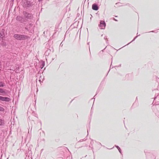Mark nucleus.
I'll return each instance as SVG.
<instances>
[{
  "label": "nucleus",
  "mask_w": 159,
  "mask_h": 159,
  "mask_svg": "<svg viewBox=\"0 0 159 159\" xmlns=\"http://www.w3.org/2000/svg\"><path fill=\"white\" fill-rule=\"evenodd\" d=\"M6 84L4 82L0 81V95L2 96H7L8 91L6 89L2 88L6 86Z\"/></svg>",
  "instance_id": "nucleus-1"
},
{
  "label": "nucleus",
  "mask_w": 159,
  "mask_h": 159,
  "mask_svg": "<svg viewBox=\"0 0 159 159\" xmlns=\"http://www.w3.org/2000/svg\"><path fill=\"white\" fill-rule=\"evenodd\" d=\"M13 37L18 41L24 40L28 39L29 37L25 35L19 34H14Z\"/></svg>",
  "instance_id": "nucleus-2"
},
{
  "label": "nucleus",
  "mask_w": 159,
  "mask_h": 159,
  "mask_svg": "<svg viewBox=\"0 0 159 159\" xmlns=\"http://www.w3.org/2000/svg\"><path fill=\"white\" fill-rule=\"evenodd\" d=\"M34 5L33 2L29 0H25L23 2V6L25 9L30 10Z\"/></svg>",
  "instance_id": "nucleus-3"
},
{
  "label": "nucleus",
  "mask_w": 159,
  "mask_h": 159,
  "mask_svg": "<svg viewBox=\"0 0 159 159\" xmlns=\"http://www.w3.org/2000/svg\"><path fill=\"white\" fill-rule=\"evenodd\" d=\"M156 94L155 95V98H154V99L152 102V104H153V105L152 107V108L153 110V111L155 113L156 116L158 117V116L159 115L158 114V111L157 109V106L158 107L159 104L158 103H157L155 102V99L157 98V97L158 95V94L157 96H156Z\"/></svg>",
  "instance_id": "nucleus-4"
},
{
  "label": "nucleus",
  "mask_w": 159,
  "mask_h": 159,
  "mask_svg": "<svg viewBox=\"0 0 159 159\" xmlns=\"http://www.w3.org/2000/svg\"><path fill=\"white\" fill-rule=\"evenodd\" d=\"M23 17L25 18V21L27 20H30L33 17V15L26 11H23L22 12Z\"/></svg>",
  "instance_id": "nucleus-5"
},
{
  "label": "nucleus",
  "mask_w": 159,
  "mask_h": 159,
  "mask_svg": "<svg viewBox=\"0 0 159 159\" xmlns=\"http://www.w3.org/2000/svg\"><path fill=\"white\" fill-rule=\"evenodd\" d=\"M7 34V31H6L4 29H2L0 32V41L1 39H4Z\"/></svg>",
  "instance_id": "nucleus-6"
},
{
  "label": "nucleus",
  "mask_w": 159,
  "mask_h": 159,
  "mask_svg": "<svg viewBox=\"0 0 159 159\" xmlns=\"http://www.w3.org/2000/svg\"><path fill=\"white\" fill-rule=\"evenodd\" d=\"M2 41H0V43L1 46L3 47L5 49H8L9 48V46H7V42L4 41V39H1Z\"/></svg>",
  "instance_id": "nucleus-7"
},
{
  "label": "nucleus",
  "mask_w": 159,
  "mask_h": 159,
  "mask_svg": "<svg viewBox=\"0 0 159 159\" xmlns=\"http://www.w3.org/2000/svg\"><path fill=\"white\" fill-rule=\"evenodd\" d=\"M0 101L3 102H9L11 101V99L7 97L0 96Z\"/></svg>",
  "instance_id": "nucleus-8"
},
{
  "label": "nucleus",
  "mask_w": 159,
  "mask_h": 159,
  "mask_svg": "<svg viewBox=\"0 0 159 159\" xmlns=\"http://www.w3.org/2000/svg\"><path fill=\"white\" fill-rule=\"evenodd\" d=\"M106 26V23L104 20H100V23L98 25V27H101V29H105Z\"/></svg>",
  "instance_id": "nucleus-9"
},
{
  "label": "nucleus",
  "mask_w": 159,
  "mask_h": 159,
  "mask_svg": "<svg viewBox=\"0 0 159 159\" xmlns=\"http://www.w3.org/2000/svg\"><path fill=\"white\" fill-rule=\"evenodd\" d=\"M16 20L19 21L20 23H23L24 22H26L25 20L23 18V17L20 16H17L16 17Z\"/></svg>",
  "instance_id": "nucleus-10"
},
{
  "label": "nucleus",
  "mask_w": 159,
  "mask_h": 159,
  "mask_svg": "<svg viewBox=\"0 0 159 159\" xmlns=\"http://www.w3.org/2000/svg\"><path fill=\"white\" fill-rule=\"evenodd\" d=\"M92 9L95 11H97L99 9V7L97 3H93L92 5Z\"/></svg>",
  "instance_id": "nucleus-11"
},
{
  "label": "nucleus",
  "mask_w": 159,
  "mask_h": 159,
  "mask_svg": "<svg viewBox=\"0 0 159 159\" xmlns=\"http://www.w3.org/2000/svg\"><path fill=\"white\" fill-rule=\"evenodd\" d=\"M51 49H48L45 52V56H48L49 55L50 52H53L54 50L52 48H51Z\"/></svg>",
  "instance_id": "nucleus-12"
},
{
  "label": "nucleus",
  "mask_w": 159,
  "mask_h": 159,
  "mask_svg": "<svg viewBox=\"0 0 159 159\" xmlns=\"http://www.w3.org/2000/svg\"><path fill=\"white\" fill-rule=\"evenodd\" d=\"M39 64L40 65V68H41V69H42L45 66V61L41 60L39 63Z\"/></svg>",
  "instance_id": "nucleus-13"
},
{
  "label": "nucleus",
  "mask_w": 159,
  "mask_h": 159,
  "mask_svg": "<svg viewBox=\"0 0 159 159\" xmlns=\"http://www.w3.org/2000/svg\"><path fill=\"white\" fill-rule=\"evenodd\" d=\"M94 143L93 140V139H91V141L90 143V145L89 146V148H90L91 149H93V145Z\"/></svg>",
  "instance_id": "nucleus-14"
},
{
  "label": "nucleus",
  "mask_w": 159,
  "mask_h": 159,
  "mask_svg": "<svg viewBox=\"0 0 159 159\" xmlns=\"http://www.w3.org/2000/svg\"><path fill=\"white\" fill-rule=\"evenodd\" d=\"M153 80H155L157 81V85H158L157 87H158V85H159V83L158 82V80H157V79H158L159 78L157 76L155 75H154L153 76Z\"/></svg>",
  "instance_id": "nucleus-15"
},
{
  "label": "nucleus",
  "mask_w": 159,
  "mask_h": 159,
  "mask_svg": "<svg viewBox=\"0 0 159 159\" xmlns=\"http://www.w3.org/2000/svg\"><path fill=\"white\" fill-rule=\"evenodd\" d=\"M4 124V120H3L0 119V126H3Z\"/></svg>",
  "instance_id": "nucleus-16"
},
{
  "label": "nucleus",
  "mask_w": 159,
  "mask_h": 159,
  "mask_svg": "<svg viewBox=\"0 0 159 159\" xmlns=\"http://www.w3.org/2000/svg\"><path fill=\"white\" fill-rule=\"evenodd\" d=\"M115 146L116 148L118 149L119 152L121 153H122L121 152V150L120 149V148L119 147V146L118 145H115Z\"/></svg>",
  "instance_id": "nucleus-17"
},
{
  "label": "nucleus",
  "mask_w": 159,
  "mask_h": 159,
  "mask_svg": "<svg viewBox=\"0 0 159 159\" xmlns=\"http://www.w3.org/2000/svg\"><path fill=\"white\" fill-rule=\"evenodd\" d=\"M7 53V52L5 51V52H4L3 53H4V55L3 56H2V58L4 59V60H5L6 59V57H5V55H6V54Z\"/></svg>",
  "instance_id": "nucleus-18"
},
{
  "label": "nucleus",
  "mask_w": 159,
  "mask_h": 159,
  "mask_svg": "<svg viewBox=\"0 0 159 159\" xmlns=\"http://www.w3.org/2000/svg\"><path fill=\"white\" fill-rule=\"evenodd\" d=\"M140 35V34H139V35H138V36H139ZM137 37H138V36H135V37L134 38V39H133V40L132 41H131L130 43H128L127 45H125V46H126V45H129V44H130V43H132V42H133V41H134V40H135V39H136ZM124 47V46H123V47Z\"/></svg>",
  "instance_id": "nucleus-19"
},
{
  "label": "nucleus",
  "mask_w": 159,
  "mask_h": 159,
  "mask_svg": "<svg viewBox=\"0 0 159 159\" xmlns=\"http://www.w3.org/2000/svg\"><path fill=\"white\" fill-rule=\"evenodd\" d=\"M5 111V109L2 107L0 106V111L3 112Z\"/></svg>",
  "instance_id": "nucleus-20"
},
{
  "label": "nucleus",
  "mask_w": 159,
  "mask_h": 159,
  "mask_svg": "<svg viewBox=\"0 0 159 159\" xmlns=\"http://www.w3.org/2000/svg\"><path fill=\"white\" fill-rule=\"evenodd\" d=\"M126 5L128 6L129 7H131L132 9L134 7L131 4L128 3L126 4Z\"/></svg>",
  "instance_id": "nucleus-21"
},
{
  "label": "nucleus",
  "mask_w": 159,
  "mask_h": 159,
  "mask_svg": "<svg viewBox=\"0 0 159 159\" xmlns=\"http://www.w3.org/2000/svg\"><path fill=\"white\" fill-rule=\"evenodd\" d=\"M28 152V153L29 154V155H32V151H31V150H29V151H28V152Z\"/></svg>",
  "instance_id": "nucleus-22"
},
{
  "label": "nucleus",
  "mask_w": 159,
  "mask_h": 159,
  "mask_svg": "<svg viewBox=\"0 0 159 159\" xmlns=\"http://www.w3.org/2000/svg\"><path fill=\"white\" fill-rule=\"evenodd\" d=\"M28 157L29 158V159H32V155H28Z\"/></svg>",
  "instance_id": "nucleus-23"
},
{
  "label": "nucleus",
  "mask_w": 159,
  "mask_h": 159,
  "mask_svg": "<svg viewBox=\"0 0 159 159\" xmlns=\"http://www.w3.org/2000/svg\"><path fill=\"white\" fill-rule=\"evenodd\" d=\"M2 64L1 61H0V69L2 70Z\"/></svg>",
  "instance_id": "nucleus-24"
},
{
  "label": "nucleus",
  "mask_w": 159,
  "mask_h": 159,
  "mask_svg": "<svg viewBox=\"0 0 159 159\" xmlns=\"http://www.w3.org/2000/svg\"><path fill=\"white\" fill-rule=\"evenodd\" d=\"M154 32L155 33H157L156 32H155V31H154V30H152V31H151L149 32Z\"/></svg>",
  "instance_id": "nucleus-25"
},
{
  "label": "nucleus",
  "mask_w": 159,
  "mask_h": 159,
  "mask_svg": "<svg viewBox=\"0 0 159 159\" xmlns=\"http://www.w3.org/2000/svg\"><path fill=\"white\" fill-rule=\"evenodd\" d=\"M113 20H115V21H118V20H116V19H115L114 18V17L113 18Z\"/></svg>",
  "instance_id": "nucleus-26"
},
{
  "label": "nucleus",
  "mask_w": 159,
  "mask_h": 159,
  "mask_svg": "<svg viewBox=\"0 0 159 159\" xmlns=\"http://www.w3.org/2000/svg\"><path fill=\"white\" fill-rule=\"evenodd\" d=\"M126 6V4H123V5H121L120 6V7H122V6Z\"/></svg>",
  "instance_id": "nucleus-27"
},
{
  "label": "nucleus",
  "mask_w": 159,
  "mask_h": 159,
  "mask_svg": "<svg viewBox=\"0 0 159 159\" xmlns=\"http://www.w3.org/2000/svg\"><path fill=\"white\" fill-rule=\"evenodd\" d=\"M31 148L30 147H29L28 148V151H29V150H31Z\"/></svg>",
  "instance_id": "nucleus-28"
},
{
  "label": "nucleus",
  "mask_w": 159,
  "mask_h": 159,
  "mask_svg": "<svg viewBox=\"0 0 159 159\" xmlns=\"http://www.w3.org/2000/svg\"><path fill=\"white\" fill-rule=\"evenodd\" d=\"M25 154H26V156L27 157V156H28V155H29V154H28V152H26V153Z\"/></svg>",
  "instance_id": "nucleus-29"
},
{
  "label": "nucleus",
  "mask_w": 159,
  "mask_h": 159,
  "mask_svg": "<svg viewBox=\"0 0 159 159\" xmlns=\"http://www.w3.org/2000/svg\"><path fill=\"white\" fill-rule=\"evenodd\" d=\"M104 39H105V40H106V39H107V37H106V36H105V37H104Z\"/></svg>",
  "instance_id": "nucleus-30"
},
{
  "label": "nucleus",
  "mask_w": 159,
  "mask_h": 159,
  "mask_svg": "<svg viewBox=\"0 0 159 159\" xmlns=\"http://www.w3.org/2000/svg\"><path fill=\"white\" fill-rule=\"evenodd\" d=\"M82 141V139H81V140H80L79 142H81Z\"/></svg>",
  "instance_id": "nucleus-31"
},
{
  "label": "nucleus",
  "mask_w": 159,
  "mask_h": 159,
  "mask_svg": "<svg viewBox=\"0 0 159 159\" xmlns=\"http://www.w3.org/2000/svg\"><path fill=\"white\" fill-rule=\"evenodd\" d=\"M25 29H26V30H28V28H27V27H25Z\"/></svg>",
  "instance_id": "nucleus-32"
},
{
  "label": "nucleus",
  "mask_w": 159,
  "mask_h": 159,
  "mask_svg": "<svg viewBox=\"0 0 159 159\" xmlns=\"http://www.w3.org/2000/svg\"><path fill=\"white\" fill-rule=\"evenodd\" d=\"M110 69L109 70V71H108V73H107V75H106V76L107 75V74H108V73H109V71H110Z\"/></svg>",
  "instance_id": "nucleus-33"
},
{
  "label": "nucleus",
  "mask_w": 159,
  "mask_h": 159,
  "mask_svg": "<svg viewBox=\"0 0 159 159\" xmlns=\"http://www.w3.org/2000/svg\"><path fill=\"white\" fill-rule=\"evenodd\" d=\"M99 145H100L101 146H102V144H101V143H99Z\"/></svg>",
  "instance_id": "nucleus-34"
},
{
  "label": "nucleus",
  "mask_w": 159,
  "mask_h": 159,
  "mask_svg": "<svg viewBox=\"0 0 159 159\" xmlns=\"http://www.w3.org/2000/svg\"><path fill=\"white\" fill-rule=\"evenodd\" d=\"M108 42V40L107 39V40L106 41V43H107Z\"/></svg>",
  "instance_id": "nucleus-35"
},
{
  "label": "nucleus",
  "mask_w": 159,
  "mask_h": 159,
  "mask_svg": "<svg viewBox=\"0 0 159 159\" xmlns=\"http://www.w3.org/2000/svg\"><path fill=\"white\" fill-rule=\"evenodd\" d=\"M135 102H135L134 103H133V105H132V106H134V104L135 103Z\"/></svg>",
  "instance_id": "nucleus-36"
},
{
  "label": "nucleus",
  "mask_w": 159,
  "mask_h": 159,
  "mask_svg": "<svg viewBox=\"0 0 159 159\" xmlns=\"http://www.w3.org/2000/svg\"><path fill=\"white\" fill-rule=\"evenodd\" d=\"M89 42H88V43L87 44H88V45H89Z\"/></svg>",
  "instance_id": "nucleus-37"
},
{
  "label": "nucleus",
  "mask_w": 159,
  "mask_h": 159,
  "mask_svg": "<svg viewBox=\"0 0 159 159\" xmlns=\"http://www.w3.org/2000/svg\"><path fill=\"white\" fill-rule=\"evenodd\" d=\"M119 3H119H119H117L116 4H119Z\"/></svg>",
  "instance_id": "nucleus-38"
},
{
  "label": "nucleus",
  "mask_w": 159,
  "mask_h": 159,
  "mask_svg": "<svg viewBox=\"0 0 159 159\" xmlns=\"http://www.w3.org/2000/svg\"><path fill=\"white\" fill-rule=\"evenodd\" d=\"M39 81H40V83H41V80H39Z\"/></svg>",
  "instance_id": "nucleus-39"
},
{
  "label": "nucleus",
  "mask_w": 159,
  "mask_h": 159,
  "mask_svg": "<svg viewBox=\"0 0 159 159\" xmlns=\"http://www.w3.org/2000/svg\"><path fill=\"white\" fill-rule=\"evenodd\" d=\"M73 100H72L70 101V103H71V102H72V101Z\"/></svg>",
  "instance_id": "nucleus-40"
},
{
  "label": "nucleus",
  "mask_w": 159,
  "mask_h": 159,
  "mask_svg": "<svg viewBox=\"0 0 159 159\" xmlns=\"http://www.w3.org/2000/svg\"><path fill=\"white\" fill-rule=\"evenodd\" d=\"M103 34H102L101 36V37H102L103 36Z\"/></svg>",
  "instance_id": "nucleus-41"
},
{
  "label": "nucleus",
  "mask_w": 159,
  "mask_h": 159,
  "mask_svg": "<svg viewBox=\"0 0 159 159\" xmlns=\"http://www.w3.org/2000/svg\"><path fill=\"white\" fill-rule=\"evenodd\" d=\"M43 149H41V151H43Z\"/></svg>",
  "instance_id": "nucleus-42"
},
{
  "label": "nucleus",
  "mask_w": 159,
  "mask_h": 159,
  "mask_svg": "<svg viewBox=\"0 0 159 159\" xmlns=\"http://www.w3.org/2000/svg\"><path fill=\"white\" fill-rule=\"evenodd\" d=\"M137 97H136V100H137Z\"/></svg>",
  "instance_id": "nucleus-43"
},
{
  "label": "nucleus",
  "mask_w": 159,
  "mask_h": 159,
  "mask_svg": "<svg viewBox=\"0 0 159 159\" xmlns=\"http://www.w3.org/2000/svg\"><path fill=\"white\" fill-rule=\"evenodd\" d=\"M115 16L116 17H117V16Z\"/></svg>",
  "instance_id": "nucleus-44"
},
{
  "label": "nucleus",
  "mask_w": 159,
  "mask_h": 159,
  "mask_svg": "<svg viewBox=\"0 0 159 159\" xmlns=\"http://www.w3.org/2000/svg\"><path fill=\"white\" fill-rule=\"evenodd\" d=\"M155 90H156L155 89H154L153 90V91Z\"/></svg>",
  "instance_id": "nucleus-45"
},
{
  "label": "nucleus",
  "mask_w": 159,
  "mask_h": 159,
  "mask_svg": "<svg viewBox=\"0 0 159 159\" xmlns=\"http://www.w3.org/2000/svg\"><path fill=\"white\" fill-rule=\"evenodd\" d=\"M87 132H88V129H87Z\"/></svg>",
  "instance_id": "nucleus-46"
},
{
  "label": "nucleus",
  "mask_w": 159,
  "mask_h": 159,
  "mask_svg": "<svg viewBox=\"0 0 159 159\" xmlns=\"http://www.w3.org/2000/svg\"><path fill=\"white\" fill-rule=\"evenodd\" d=\"M96 95H95V96L94 97V98L95 96H96Z\"/></svg>",
  "instance_id": "nucleus-47"
},
{
  "label": "nucleus",
  "mask_w": 159,
  "mask_h": 159,
  "mask_svg": "<svg viewBox=\"0 0 159 159\" xmlns=\"http://www.w3.org/2000/svg\"><path fill=\"white\" fill-rule=\"evenodd\" d=\"M146 152L145 151H144V152Z\"/></svg>",
  "instance_id": "nucleus-48"
}]
</instances>
